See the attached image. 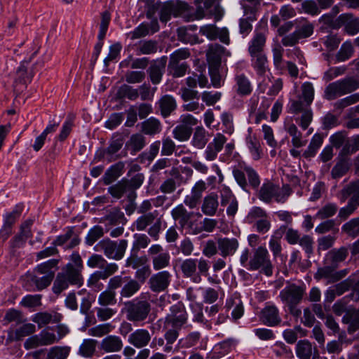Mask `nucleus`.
<instances>
[{
	"label": "nucleus",
	"instance_id": "1",
	"mask_svg": "<svg viewBox=\"0 0 359 359\" xmlns=\"http://www.w3.org/2000/svg\"><path fill=\"white\" fill-rule=\"evenodd\" d=\"M351 196L346 206L339 211V217L346 219L359 206V180L346 186L340 193V200L345 202L348 197Z\"/></svg>",
	"mask_w": 359,
	"mask_h": 359
},
{
	"label": "nucleus",
	"instance_id": "2",
	"mask_svg": "<svg viewBox=\"0 0 359 359\" xmlns=\"http://www.w3.org/2000/svg\"><path fill=\"white\" fill-rule=\"evenodd\" d=\"M128 247V241L125 239L114 241L109 238H104L99 241L94 249L96 251L103 252L109 259L115 260L121 259Z\"/></svg>",
	"mask_w": 359,
	"mask_h": 359
},
{
	"label": "nucleus",
	"instance_id": "3",
	"mask_svg": "<svg viewBox=\"0 0 359 359\" xmlns=\"http://www.w3.org/2000/svg\"><path fill=\"white\" fill-rule=\"evenodd\" d=\"M359 88V83L353 78H346L330 83L325 90V98L332 100L350 93Z\"/></svg>",
	"mask_w": 359,
	"mask_h": 359
},
{
	"label": "nucleus",
	"instance_id": "4",
	"mask_svg": "<svg viewBox=\"0 0 359 359\" xmlns=\"http://www.w3.org/2000/svg\"><path fill=\"white\" fill-rule=\"evenodd\" d=\"M272 268L267 249L264 246L257 248L248 262V269L251 271L260 269L264 274L269 276L272 274Z\"/></svg>",
	"mask_w": 359,
	"mask_h": 359
},
{
	"label": "nucleus",
	"instance_id": "5",
	"mask_svg": "<svg viewBox=\"0 0 359 359\" xmlns=\"http://www.w3.org/2000/svg\"><path fill=\"white\" fill-rule=\"evenodd\" d=\"M72 274L73 273L68 271V270L63 267L62 271L56 276L52 288L53 292L55 294H59L63 290L67 289L69 285H82L83 278L78 277L77 280L74 279Z\"/></svg>",
	"mask_w": 359,
	"mask_h": 359
},
{
	"label": "nucleus",
	"instance_id": "6",
	"mask_svg": "<svg viewBox=\"0 0 359 359\" xmlns=\"http://www.w3.org/2000/svg\"><path fill=\"white\" fill-rule=\"evenodd\" d=\"M118 269L116 263H109L103 271H96L93 272L87 280V285L95 292H99L103 288V284L100 282V280H107L109 276L115 273Z\"/></svg>",
	"mask_w": 359,
	"mask_h": 359
},
{
	"label": "nucleus",
	"instance_id": "7",
	"mask_svg": "<svg viewBox=\"0 0 359 359\" xmlns=\"http://www.w3.org/2000/svg\"><path fill=\"white\" fill-rule=\"evenodd\" d=\"M187 321V314L181 305H173L170 308V313L165 318L164 326L180 330Z\"/></svg>",
	"mask_w": 359,
	"mask_h": 359
},
{
	"label": "nucleus",
	"instance_id": "8",
	"mask_svg": "<svg viewBox=\"0 0 359 359\" xmlns=\"http://www.w3.org/2000/svg\"><path fill=\"white\" fill-rule=\"evenodd\" d=\"M149 255L152 257L153 267L156 271L166 268L170 265V255L164 251L161 245H152L148 250Z\"/></svg>",
	"mask_w": 359,
	"mask_h": 359
},
{
	"label": "nucleus",
	"instance_id": "9",
	"mask_svg": "<svg viewBox=\"0 0 359 359\" xmlns=\"http://www.w3.org/2000/svg\"><path fill=\"white\" fill-rule=\"evenodd\" d=\"M151 309L147 301L130 303L127 308V318L130 321H142L147 318Z\"/></svg>",
	"mask_w": 359,
	"mask_h": 359
},
{
	"label": "nucleus",
	"instance_id": "10",
	"mask_svg": "<svg viewBox=\"0 0 359 359\" xmlns=\"http://www.w3.org/2000/svg\"><path fill=\"white\" fill-rule=\"evenodd\" d=\"M123 144V141L121 138L112 140L109 146L104 149H98L94 158L95 162H98L102 160L107 161L108 163L116 160L117 156L116 154L121 149Z\"/></svg>",
	"mask_w": 359,
	"mask_h": 359
},
{
	"label": "nucleus",
	"instance_id": "11",
	"mask_svg": "<svg viewBox=\"0 0 359 359\" xmlns=\"http://www.w3.org/2000/svg\"><path fill=\"white\" fill-rule=\"evenodd\" d=\"M303 293L304 290L301 287L290 285L280 292V297L287 305L296 306L302 300Z\"/></svg>",
	"mask_w": 359,
	"mask_h": 359
},
{
	"label": "nucleus",
	"instance_id": "12",
	"mask_svg": "<svg viewBox=\"0 0 359 359\" xmlns=\"http://www.w3.org/2000/svg\"><path fill=\"white\" fill-rule=\"evenodd\" d=\"M200 32L210 40L219 39L222 43H229L228 30L225 27L219 29L215 24H206L201 27Z\"/></svg>",
	"mask_w": 359,
	"mask_h": 359
},
{
	"label": "nucleus",
	"instance_id": "13",
	"mask_svg": "<svg viewBox=\"0 0 359 359\" xmlns=\"http://www.w3.org/2000/svg\"><path fill=\"white\" fill-rule=\"evenodd\" d=\"M171 274L167 271H163L153 275L149 280L150 289L155 292L164 291L170 285Z\"/></svg>",
	"mask_w": 359,
	"mask_h": 359
},
{
	"label": "nucleus",
	"instance_id": "14",
	"mask_svg": "<svg viewBox=\"0 0 359 359\" xmlns=\"http://www.w3.org/2000/svg\"><path fill=\"white\" fill-rule=\"evenodd\" d=\"M226 141L224 135L221 133L217 134L205 151V159L209 161H214L217 158V154L222 149Z\"/></svg>",
	"mask_w": 359,
	"mask_h": 359
},
{
	"label": "nucleus",
	"instance_id": "15",
	"mask_svg": "<svg viewBox=\"0 0 359 359\" xmlns=\"http://www.w3.org/2000/svg\"><path fill=\"white\" fill-rule=\"evenodd\" d=\"M218 249L223 257L232 256L239 247V243L235 238H220L217 240Z\"/></svg>",
	"mask_w": 359,
	"mask_h": 359
},
{
	"label": "nucleus",
	"instance_id": "16",
	"mask_svg": "<svg viewBox=\"0 0 359 359\" xmlns=\"http://www.w3.org/2000/svg\"><path fill=\"white\" fill-rule=\"evenodd\" d=\"M151 338L148 330L137 329L129 335L128 341L135 347L142 348L149 344Z\"/></svg>",
	"mask_w": 359,
	"mask_h": 359
},
{
	"label": "nucleus",
	"instance_id": "17",
	"mask_svg": "<svg viewBox=\"0 0 359 359\" xmlns=\"http://www.w3.org/2000/svg\"><path fill=\"white\" fill-rule=\"evenodd\" d=\"M259 29L261 32H259L258 29H257V33L249 46L248 50L251 56L262 54L261 52L262 51L266 42V26L259 25Z\"/></svg>",
	"mask_w": 359,
	"mask_h": 359
},
{
	"label": "nucleus",
	"instance_id": "18",
	"mask_svg": "<svg viewBox=\"0 0 359 359\" xmlns=\"http://www.w3.org/2000/svg\"><path fill=\"white\" fill-rule=\"evenodd\" d=\"M123 346V341L118 336L108 335L101 341L100 349L104 353H115L120 351Z\"/></svg>",
	"mask_w": 359,
	"mask_h": 359
},
{
	"label": "nucleus",
	"instance_id": "19",
	"mask_svg": "<svg viewBox=\"0 0 359 359\" xmlns=\"http://www.w3.org/2000/svg\"><path fill=\"white\" fill-rule=\"evenodd\" d=\"M260 318L264 324L269 326L276 325L281 321L278 309L274 305L266 306L261 312Z\"/></svg>",
	"mask_w": 359,
	"mask_h": 359
},
{
	"label": "nucleus",
	"instance_id": "20",
	"mask_svg": "<svg viewBox=\"0 0 359 359\" xmlns=\"http://www.w3.org/2000/svg\"><path fill=\"white\" fill-rule=\"evenodd\" d=\"M225 49L219 44H212L209 46L206 57L208 63L211 68H218L221 64L222 55L224 54Z\"/></svg>",
	"mask_w": 359,
	"mask_h": 359
},
{
	"label": "nucleus",
	"instance_id": "21",
	"mask_svg": "<svg viewBox=\"0 0 359 359\" xmlns=\"http://www.w3.org/2000/svg\"><path fill=\"white\" fill-rule=\"evenodd\" d=\"M62 316L57 312H39L34 314L32 320L36 323L39 328H41L49 323H55L61 320Z\"/></svg>",
	"mask_w": 359,
	"mask_h": 359
},
{
	"label": "nucleus",
	"instance_id": "22",
	"mask_svg": "<svg viewBox=\"0 0 359 359\" xmlns=\"http://www.w3.org/2000/svg\"><path fill=\"white\" fill-rule=\"evenodd\" d=\"M197 263V259L189 258L184 260L180 266L183 276L187 278H192L195 283L201 281L200 275L196 274Z\"/></svg>",
	"mask_w": 359,
	"mask_h": 359
},
{
	"label": "nucleus",
	"instance_id": "23",
	"mask_svg": "<svg viewBox=\"0 0 359 359\" xmlns=\"http://www.w3.org/2000/svg\"><path fill=\"white\" fill-rule=\"evenodd\" d=\"M284 129L292 137L291 142L294 147L300 148L306 145V140H303L302 133L292 121H286Z\"/></svg>",
	"mask_w": 359,
	"mask_h": 359
},
{
	"label": "nucleus",
	"instance_id": "24",
	"mask_svg": "<svg viewBox=\"0 0 359 359\" xmlns=\"http://www.w3.org/2000/svg\"><path fill=\"white\" fill-rule=\"evenodd\" d=\"M166 65V59L162 57L154 62L149 68L150 79L154 84L160 83Z\"/></svg>",
	"mask_w": 359,
	"mask_h": 359
},
{
	"label": "nucleus",
	"instance_id": "25",
	"mask_svg": "<svg viewBox=\"0 0 359 359\" xmlns=\"http://www.w3.org/2000/svg\"><path fill=\"white\" fill-rule=\"evenodd\" d=\"M219 207L218 197L215 193H210L205 196L201 205V211L208 216L216 214Z\"/></svg>",
	"mask_w": 359,
	"mask_h": 359
},
{
	"label": "nucleus",
	"instance_id": "26",
	"mask_svg": "<svg viewBox=\"0 0 359 359\" xmlns=\"http://www.w3.org/2000/svg\"><path fill=\"white\" fill-rule=\"evenodd\" d=\"M71 263H68L64 266L68 271L73 273L72 277L77 280L78 277L83 278L81 271L83 268V262L78 252H73L71 255Z\"/></svg>",
	"mask_w": 359,
	"mask_h": 359
},
{
	"label": "nucleus",
	"instance_id": "27",
	"mask_svg": "<svg viewBox=\"0 0 359 359\" xmlns=\"http://www.w3.org/2000/svg\"><path fill=\"white\" fill-rule=\"evenodd\" d=\"M348 255L347 248L341 247L339 249H332L327 252L325 257V262L328 264L338 266L340 262L346 259Z\"/></svg>",
	"mask_w": 359,
	"mask_h": 359
},
{
	"label": "nucleus",
	"instance_id": "28",
	"mask_svg": "<svg viewBox=\"0 0 359 359\" xmlns=\"http://www.w3.org/2000/svg\"><path fill=\"white\" fill-rule=\"evenodd\" d=\"M246 145L253 160L258 161L262 158L263 151L259 140L255 135L250 134L247 136Z\"/></svg>",
	"mask_w": 359,
	"mask_h": 359
},
{
	"label": "nucleus",
	"instance_id": "29",
	"mask_svg": "<svg viewBox=\"0 0 359 359\" xmlns=\"http://www.w3.org/2000/svg\"><path fill=\"white\" fill-rule=\"evenodd\" d=\"M235 88L236 93L241 96L248 95L252 90V85L247 76L243 74H238L235 76Z\"/></svg>",
	"mask_w": 359,
	"mask_h": 359
},
{
	"label": "nucleus",
	"instance_id": "30",
	"mask_svg": "<svg viewBox=\"0 0 359 359\" xmlns=\"http://www.w3.org/2000/svg\"><path fill=\"white\" fill-rule=\"evenodd\" d=\"M171 215L175 220H178L182 226L189 224V220L194 215V212H189L182 204L178 205L171 211Z\"/></svg>",
	"mask_w": 359,
	"mask_h": 359
},
{
	"label": "nucleus",
	"instance_id": "31",
	"mask_svg": "<svg viewBox=\"0 0 359 359\" xmlns=\"http://www.w3.org/2000/svg\"><path fill=\"white\" fill-rule=\"evenodd\" d=\"M32 222L30 221H26L21 226L20 233L14 237L11 241V246L13 248H18L21 246L25 241L30 237L31 230L30 226Z\"/></svg>",
	"mask_w": 359,
	"mask_h": 359
},
{
	"label": "nucleus",
	"instance_id": "32",
	"mask_svg": "<svg viewBox=\"0 0 359 359\" xmlns=\"http://www.w3.org/2000/svg\"><path fill=\"white\" fill-rule=\"evenodd\" d=\"M159 105L161 114L164 117L168 116L177 107L175 100L169 95H165L160 99Z\"/></svg>",
	"mask_w": 359,
	"mask_h": 359
},
{
	"label": "nucleus",
	"instance_id": "33",
	"mask_svg": "<svg viewBox=\"0 0 359 359\" xmlns=\"http://www.w3.org/2000/svg\"><path fill=\"white\" fill-rule=\"evenodd\" d=\"M59 263V259H51L43 263L39 264L36 269L35 271L39 275H50V273L53 275V278L55 276V271L53 270L57 269V264Z\"/></svg>",
	"mask_w": 359,
	"mask_h": 359
},
{
	"label": "nucleus",
	"instance_id": "34",
	"mask_svg": "<svg viewBox=\"0 0 359 359\" xmlns=\"http://www.w3.org/2000/svg\"><path fill=\"white\" fill-rule=\"evenodd\" d=\"M142 130L146 135H153L161 130L160 121L154 118H150L142 123Z\"/></svg>",
	"mask_w": 359,
	"mask_h": 359
},
{
	"label": "nucleus",
	"instance_id": "35",
	"mask_svg": "<svg viewBox=\"0 0 359 359\" xmlns=\"http://www.w3.org/2000/svg\"><path fill=\"white\" fill-rule=\"evenodd\" d=\"M208 142L205 130L198 126L195 128V131L191 140L192 145L197 149H203Z\"/></svg>",
	"mask_w": 359,
	"mask_h": 359
},
{
	"label": "nucleus",
	"instance_id": "36",
	"mask_svg": "<svg viewBox=\"0 0 359 359\" xmlns=\"http://www.w3.org/2000/svg\"><path fill=\"white\" fill-rule=\"evenodd\" d=\"M97 344L95 339H84L79 347V353L83 357L91 358L95 352Z\"/></svg>",
	"mask_w": 359,
	"mask_h": 359
},
{
	"label": "nucleus",
	"instance_id": "37",
	"mask_svg": "<svg viewBox=\"0 0 359 359\" xmlns=\"http://www.w3.org/2000/svg\"><path fill=\"white\" fill-rule=\"evenodd\" d=\"M312 345L308 340H300L296 346V354L299 359H310Z\"/></svg>",
	"mask_w": 359,
	"mask_h": 359
},
{
	"label": "nucleus",
	"instance_id": "38",
	"mask_svg": "<svg viewBox=\"0 0 359 359\" xmlns=\"http://www.w3.org/2000/svg\"><path fill=\"white\" fill-rule=\"evenodd\" d=\"M189 65L187 62H176L169 61L168 65V72L173 77H182L185 75Z\"/></svg>",
	"mask_w": 359,
	"mask_h": 359
},
{
	"label": "nucleus",
	"instance_id": "39",
	"mask_svg": "<svg viewBox=\"0 0 359 359\" xmlns=\"http://www.w3.org/2000/svg\"><path fill=\"white\" fill-rule=\"evenodd\" d=\"M301 95L299 98L306 104L310 106L314 99V88L311 83L304 82L301 86Z\"/></svg>",
	"mask_w": 359,
	"mask_h": 359
},
{
	"label": "nucleus",
	"instance_id": "40",
	"mask_svg": "<svg viewBox=\"0 0 359 359\" xmlns=\"http://www.w3.org/2000/svg\"><path fill=\"white\" fill-rule=\"evenodd\" d=\"M276 185L272 183L264 184L259 191V198L265 203H270L274 198Z\"/></svg>",
	"mask_w": 359,
	"mask_h": 359
},
{
	"label": "nucleus",
	"instance_id": "41",
	"mask_svg": "<svg viewBox=\"0 0 359 359\" xmlns=\"http://www.w3.org/2000/svg\"><path fill=\"white\" fill-rule=\"evenodd\" d=\"M69 352L68 346H53L48 349L46 359H67Z\"/></svg>",
	"mask_w": 359,
	"mask_h": 359
},
{
	"label": "nucleus",
	"instance_id": "42",
	"mask_svg": "<svg viewBox=\"0 0 359 359\" xmlns=\"http://www.w3.org/2000/svg\"><path fill=\"white\" fill-rule=\"evenodd\" d=\"M323 143V138L319 134H315L308 146L307 149L303 153V156L304 158H309L314 156L318 151V149L320 147Z\"/></svg>",
	"mask_w": 359,
	"mask_h": 359
},
{
	"label": "nucleus",
	"instance_id": "43",
	"mask_svg": "<svg viewBox=\"0 0 359 359\" xmlns=\"http://www.w3.org/2000/svg\"><path fill=\"white\" fill-rule=\"evenodd\" d=\"M157 212H149L140 217L135 222L136 229L138 231L144 230L149 225L153 224L157 219Z\"/></svg>",
	"mask_w": 359,
	"mask_h": 359
},
{
	"label": "nucleus",
	"instance_id": "44",
	"mask_svg": "<svg viewBox=\"0 0 359 359\" xmlns=\"http://www.w3.org/2000/svg\"><path fill=\"white\" fill-rule=\"evenodd\" d=\"M337 267L332 264L319 268L314 277L317 280L325 278L327 280L328 283H334L333 278L334 276V270Z\"/></svg>",
	"mask_w": 359,
	"mask_h": 359
},
{
	"label": "nucleus",
	"instance_id": "45",
	"mask_svg": "<svg viewBox=\"0 0 359 359\" xmlns=\"http://www.w3.org/2000/svg\"><path fill=\"white\" fill-rule=\"evenodd\" d=\"M192 133V128L184 124L177 125L172 131L173 137L175 139L184 142L188 140Z\"/></svg>",
	"mask_w": 359,
	"mask_h": 359
},
{
	"label": "nucleus",
	"instance_id": "46",
	"mask_svg": "<svg viewBox=\"0 0 359 359\" xmlns=\"http://www.w3.org/2000/svg\"><path fill=\"white\" fill-rule=\"evenodd\" d=\"M140 289V284L134 279L126 280L125 285L121 290V295L123 297H130Z\"/></svg>",
	"mask_w": 359,
	"mask_h": 359
},
{
	"label": "nucleus",
	"instance_id": "47",
	"mask_svg": "<svg viewBox=\"0 0 359 359\" xmlns=\"http://www.w3.org/2000/svg\"><path fill=\"white\" fill-rule=\"evenodd\" d=\"M28 63H22L17 69L16 72V81L22 83H27L31 82L33 77V73L32 71H28L27 68Z\"/></svg>",
	"mask_w": 359,
	"mask_h": 359
},
{
	"label": "nucleus",
	"instance_id": "48",
	"mask_svg": "<svg viewBox=\"0 0 359 359\" xmlns=\"http://www.w3.org/2000/svg\"><path fill=\"white\" fill-rule=\"evenodd\" d=\"M30 280L35 285L36 290H42L50 285L53 280V275L51 273L42 276L34 275L31 276Z\"/></svg>",
	"mask_w": 359,
	"mask_h": 359
},
{
	"label": "nucleus",
	"instance_id": "49",
	"mask_svg": "<svg viewBox=\"0 0 359 359\" xmlns=\"http://www.w3.org/2000/svg\"><path fill=\"white\" fill-rule=\"evenodd\" d=\"M194 3L196 6V10L194 15L191 18V20H199L204 18L205 10L211 7L212 1V0H195Z\"/></svg>",
	"mask_w": 359,
	"mask_h": 359
},
{
	"label": "nucleus",
	"instance_id": "50",
	"mask_svg": "<svg viewBox=\"0 0 359 359\" xmlns=\"http://www.w3.org/2000/svg\"><path fill=\"white\" fill-rule=\"evenodd\" d=\"M208 80L207 77L204 75L200 74H194L192 76H188L186 79V84L187 86V88L194 89L198 84L201 88H205L208 86Z\"/></svg>",
	"mask_w": 359,
	"mask_h": 359
},
{
	"label": "nucleus",
	"instance_id": "51",
	"mask_svg": "<svg viewBox=\"0 0 359 359\" xmlns=\"http://www.w3.org/2000/svg\"><path fill=\"white\" fill-rule=\"evenodd\" d=\"M114 327L111 323L100 324L90 328L88 333L93 337H102L111 332Z\"/></svg>",
	"mask_w": 359,
	"mask_h": 359
},
{
	"label": "nucleus",
	"instance_id": "52",
	"mask_svg": "<svg viewBox=\"0 0 359 359\" xmlns=\"http://www.w3.org/2000/svg\"><path fill=\"white\" fill-rule=\"evenodd\" d=\"M97 301L103 306L114 305L116 303V292L107 288L100 294Z\"/></svg>",
	"mask_w": 359,
	"mask_h": 359
},
{
	"label": "nucleus",
	"instance_id": "53",
	"mask_svg": "<svg viewBox=\"0 0 359 359\" xmlns=\"http://www.w3.org/2000/svg\"><path fill=\"white\" fill-rule=\"evenodd\" d=\"M349 169V164L347 160L341 159L333 167L331 175L332 178L338 179L344 176Z\"/></svg>",
	"mask_w": 359,
	"mask_h": 359
},
{
	"label": "nucleus",
	"instance_id": "54",
	"mask_svg": "<svg viewBox=\"0 0 359 359\" xmlns=\"http://www.w3.org/2000/svg\"><path fill=\"white\" fill-rule=\"evenodd\" d=\"M337 205L334 203H327L322 207L316 214L315 218L324 219L333 216L337 211Z\"/></svg>",
	"mask_w": 359,
	"mask_h": 359
},
{
	"label": "nucleus",
	"instance_id": "55",
	"mask_svg": "<svg viewBox=\"0 0 359 359\" xmlns=\"http://www.w3.org/2000/svg\"><path fill=\"white\" fill-rule=\"evenodd\" d=\"M117 96L119 98L126 97L130 100H135L139 96V93L137 89H135L128 85H123L119 88Z\"/></svg>",
	"mask_w": 359,
	"mask_h": 359
},
{
	"label": "nucleus",
	"instance_id": "56",
	"mask_svg": "<svg viewBox=\"0 0 359 359\" xmlns=\"http://www.w3.org/2000/svg\"><path fill=\"white\" fill-rule=\"evenodd\" d=\"M252 57H255L252 65L257 71V73L260 76L264 75L268 69V61L266 55L264 54H257Z\"/></svg>",
	"mask_w": 359,
	"mask_h": 359
},
{
	"label": "nucleus",
	"instance_id": "57",
	"mask_svg": "<svg viewBox=\"0 0 359 359\" xmlns=\"http://www.w3.org/2000/svg\"><path fill=\"white\" fill-rule=\"evenodd\" d=\"M157 44L152 41H146L140 42L137 48V55L152 54L157 51Z\"/></svg>",
	"mask_w": 359,
	"mask_h": 359
},
{
	"label": "nucleus",
	"instance_id": "58",
	"mask_svg": "<svg viewBox=\"0 0 359 359\" xmlns=\"http://www.w3.org/2000/svg\"><path fill=\"white\" fill-rule=\"evenodd\" d=\"M36 332V326L32 323H25L18 328L15 332V339L20 340L22 338L32 335Z\"/></svg>",
	"mask_w": 359,
	"mask_h": 359
},
{
	"label": "nucleus",
	"instance_id": "59",
	"mask_svg": "<svg viewBox=\"0 0 359 359\" xmlns=\"http://www.w3.org/2000/svg\"><path fill=\"white\" fill-rule=\"evenodd\" d=\"M171 15H177L175 13V4L168 1L163 4L160 11V19L163 22H167L170 20Z\"/></svg>",
	"mask_w": 359,
	"mask_h": 359
},
{
	"label": "nucleus",
	"instance_id": "60",
	"mask_svg": "<svg viewBox=\"0 0 359 359\" xmlns=\"http://www.w3.org/2000/svg\"><path fill=\"white\" fill-rule=\"evenodd\" d=\"M233 304H236L233 310L232 311L231 316L234 320L239 319L243 315V306L240 299H229L226 302V306L230 309L233 306Z\"/></svg>",
	"mask_w": 359,
	"mask_h": 359
},
{
	"label": "nucleus",
	"instance_id": "61",
	"mask_svg": "<svg viewBox=\"0 0 359 359\" xmlns=\"http://www.w3.org/2000/svg\"><path fill=\"white\" fill-rule=\"evenodd\" d=\"M268 215L266 212L259 207H253L248 212L246 219L249 224H255Z\"/></svg>",
	"mask_w": 359,
	"mask_h": 359
},
{
	"label": "nucleus",
	"instance_id": "62",
	"mask_svg": "<svg viewBox=\"0 0 359 359\" xmlns=\"http://www.w3.org/2000/svg\"><path fill=\"white\" fill-rule=\"evenodd\" d=\"M108 264L107 260L98 254L92 255L87 261V265L90 268H100L104 270Z\"/></svg>",
	"mask_w": 359,
	"mask_h": 359
},
{
	"label": "nucleus",
	"instance_id": "63",
	"mask_svg": "<svg viewBox=\"0 0 359 359\" xmlns=\"http://www.w3.org/2000/svg\"><path fill=\"white\" fill-rule=\"evenodd\" d=\"M302 11L311 15H318L320 9L317 3L313 0H306L302 3Z\"/></svg>",
	"mask_w": 359,
	"mask_h": 359
},
{
	"label": "nucleus",
	"instance_id": "64",
	"mask_svg": "<svg viewBox=\"0 0 359 359\" xmlns=\"http://www.w3.org/2000/svg\"><path fill=\"white\" fill-rule=\"evenodd\" d=\"M103 235L104 231L102 227L100 226H95L89 231L86 238V242L88 245H92L95 243V241L102 237Z\"/></svg>",
	"mask_w": 359,
	"mask_h": 359
}]
</instances>
